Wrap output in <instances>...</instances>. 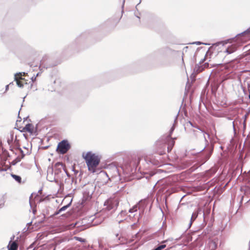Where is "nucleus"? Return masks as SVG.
<instances>
[{"label":"nucleus","instance_id":"nucleus-10","mask_svg":"<svg viewBox=\"0 0 250 250\" xmlns=\"http://www.w3.org/2000/svg\"><path fill=\"white\" fill-rule=\"evenodd\" d=\"M72 201V199H71L70 200L69 202L67 205L63 206L60 209H59V210L58 211H56L54 213V214L55 215L59 214L61 212L64 211L65 210H66L71 205Z\"/></svg>","mask_w":250,"mask_h":250},{"label":"nucleus","instance_id":"nucleus-34","mask_svg":"<svg viewBox=\"0 0 250 250\" xmlns=\"http://www.w3.org/2000/svg\"><path fill=\"white\" fill-rule=\"evenodd\" d=\"M9 85L8 84L6 86H5V91H7L9 89Z\"/></svg>","mask_w":250,"mask_h":250},{"label":"nucleus","instance_id":"nucleus-17","mask_svg":"<svg viewBox=\"0 0 250 250\" xmlns=\"http://www.w3.org/2000/svg\"><path fill=\"white\" fill-rule=\"evenodd\" d=\"M212 148L209 150L207 153L206 154L204 158V162H206L209 159L212 154Z\"/></svg>","mask_w":250,"mask_h":250},{"label":"nucleus","instance_id":"nucleus-29","mask_svg":"<svg viewBox=\"0 0 250 250\" xmlns=\"http://www.w3.org/2000/svg\"><path fill=\"white\" fill-rule=\"evenodd\" d=\"M192 44H197V45H200V44H204L203 43L200 42H193ZM205 44H206L205 43H204Z\"/></svg>","mask_w":250,"mask_h":250},{"label":"nucleus","instance_id":"nucleus-6","mask_svg":"<svg viewBox=\"0 0 250 250\" xmlns=\"http://www.w3.org/2000/svg\"><path fill=\"white\" fill-rule=\"evenodd\" d=\"M15 235H13L7 246L8 250H18V244L16 241H14Z\"/></svg>","mask_w":250,"mask_h":250},{"label":"nucleus","instance_id":"nucleus-12","mask_svg":"<svg viewBox=\"0 0 250 250\" xmlns=\"http://www.w3.org/2000/svg\"><path fill=\"white\" fill-rule=\"evenodd\" d=\"M18 149L20 150L21 155V158L18 160V161H20L21 159L23 158L26 155L29 154L30 153V150H29L28 149H26V151H23L21 148H19Z\"/></svg>","mask_w":250,"mask_h":250},{"label":"nucleus","instance_id":"nucleus-15","mask_svg":"<svg viewBox=\"0 0 250 250\" xmlns=\"http://www.w3.org/2000/svg\"><path fill=\"white\" fill-rule=\"evenodd\" d=\"M11 176L18 183H21V177L20 176L12 174H11Z\"/></svg>","mask_w":250,"mask_h":250},{"label":"nucleus","instance_id":"nucleus-13","mask_svg":"<svg viewBox=\"0 0 250 250\" xmlns=\"http://www.w3.org/2000/svg\"><path fill=\"white\" fill-rule=\"evenodd\" d=\"M198 211H195L194 212H193L192 216L191 217V218H190V223L189 224V227H190L193 221H194L196 219V218L198 216Z\"/></svg>","mask_w":250,"mask_h":250},{"label":"nucleus","instance_id":"nucleus-2","mask_svg":"<svg viewBox=\"0 0 250 250\" xmlns=\"http://www.w3.org/2000/svg\"><path fill=\"white\" fill-rule=\"evenodd\" d=\"M84 159L89 170H93L100 163L99 157L91 152H88L86 154Z\"/></svg>","mask_w":250,"mask_h":250},{"label":"nucleus","instance_id":"nucleus-45","mask_svg":"<svg viewBox=\"0 0 250 250\" xmlns=\"http://www.w3.org/2000/svg\"><path fill=\"white\" fill-rule=\"evenodd\" d=\"M67 199V197H65L64 198V200H66Z\"/></svg>","mask_w":250,"mask_h":250},{"label":"nucleus","instance_id":"nucleus-44","mask_svg":"<svg viewBox=\"0 0 250 250\" xmlns=\"http://www.w3.org/2000/svg\"><path fill=\"white\" fill-rule=\"evenodd\" d=\"M205 149V147L203 148V149L201 151H203Z\"/></svg>","mask_w":250,"mask_h":250},{"label":"nucleus","instance_id":"nucleus-36","mask_svg":"<svg viewBox=\"0 0 250 250\" xmlns=\"http://www.w3.org/2000/svg\"><path fill=\"white\" fill-rule=\"evenodd\" d=\"M159 153L160 155H163V154L165 153V151H160V152H159Z\"/></svg>","mask_w":250,"mask_h":250},{"label":"nucleus","instance_id":"nucleus-42","mask_svg":"<svg viewBox=\"0 0 250 250\" xmlns=\"http://www.w3.org/2000/svg\"><path fill=\"white\" fill-rule=\"evenodd\" d=\"M164 146V148H166V146H166V145H165Z\"/></svg>","mask_w":250,"mask_h":250},{"label":"nucleus","instance_id":"nucleus-11","mask_svg":"<svg viewBox=\"0 0 250 250\" xmlns=\"http://www.w3.org/2000/svg\"><path fill=\"white\" fill-rule=\"evenodd\" d=\"M7 196L6 194H0V208L4 206Z\"/></svg>","mask_w":250,"mask_h":250},{"label":"nucleus","instance_id":"nucleus-30","mask_svg":"<svg viewBox=\"0 0 250 250\" xmlns=\"http://www.w3.org/2000/svg\"><path fill=\"white\" fill-rule=\"evenodd\" d=\"M232 125H233V131L235 133L236 130H235V123H234V122H232Z\"/></svg>","mask_w":250,"mask_h":250},{"label":"nucleus","instance_id":"nucleus-7","mask_svg":"<svg viewBox=\"0 0 250 250\" xmlns=\"http://www.w3.org/2000/svg\"><path fill=\"white\" fill-rule=\"evenodd\" d=\"M217 247V244L214 240H208L207 241L205 250H214Z\"/></svg>","mask_w":250,"mask_h":250},{"label":"nucleus","instance_id":"nucleus-28","mask_svg":"<svg viewBox=\"0 0 250 250\" xmlns=\"http://www.w3.org/2000/svg\"><path fill=\"white\" fill-rule=\"evenodd\" d=\"M174 129V125H173V126L171 128L170 130V132H169V134L168 135V138H170V136H171V135L172 133V132L173 131Z\"/></svg>","mask_w":250,"mask_h":250},{"label":"nucleus","instance_id":"nucleus-39","mask_svg":"<svg viewBox=\"0 0 250 250\" xmlns=\"http://www.w3.org/2000/svg\"><path fill=\"white\" fill-rule=\"evenodd\" d=\"M98 224H96V223H93L92 224V225H97Z\"/></svg>","mask_w":250,"mask_h":250},{"label":"nucleus","instance_id":"nucleus-16","mask_svg":"<svg viewBox=\"0 0 250 250\" xmlns=\"http://www.w3.org/2000/svg\"><path fill=\"white\" fill-rule=\"evenodd\" d=\"M24 128L28 132L31 133L33 131V125L30 124H27Z\"/></svg>","mask_w":250,"mask_h":250},{"label":"nucleus","instance_id":"nucleus-27","mask_svg":"<svg viewBox=\"0 0 250 250\" xmlns=\"http://www.w3.org/2000/svg\"><path fill=\"white\" fill-rule=\"evenodd\" d=\"M137 211V207L135 206L133 208H130L129 210V212L130 213H133L134 212Z\"/></svg>","mask_w":250,"mask_h":250},{"label":"nucleus","instance_id":"nucleus-20","mask_svg":"<svg viewBox=\"0 0 250 250\" xmlns=\"http://www.w3.org/2000/svg\"><path fill=\"white\" fill-rule=\"evenodd\" d=\"M174 145V141L173 140L170 141L169 144L167 146V151L169 152L172 150V147Z\"/></svg>","mask_w":250,"mask_h":250},{"label":"nucleus","instance_id":"nucleus-46","mask_svg":"<svg viewBox=\"0 0 250 250\" xmlns=\"http://www.w3.org/2000/svg\"><path fill=\"white\" fill-rule=\"evenodd\" d=\"M190 125H192V123H191V122H190Z\"/></svg>","mask_w":250,"mask_h":250},{"label":"nucleus","instance_id":"nucleus-43","mask_svg":"<svg viewBox=\"0 0 250 250\" xmlns=\"http://www.w3.org/2000/svg\"><path fill=\"white\" fill-rule=\"evenodd\" d=\"M73 45H74V44H71V47H72V46H73Z\"/></svg>","mask_w":250,"mask_h":250},{"label":"nucleus","instance_id":"nucleus-32","mask_svg":"<svg viewBox=\"0 0 250 250\" xmlns=\"http://www.w3.org/2000/svg\"><path fill=\"white\" fill-rule=\"evenodd\" d=\"M125 213H126V211H123V210H122V211L121 212L120 214H121V215H124V214H125Z\"/></svg>","mask_w":250,"mask_h":250},{"label":"nucleus","instance_id":"nucleus-25","mask_svg":"<svg viewBox=\"0 0 250 250\" xmlns=\"http://www.w3.org/2000/svg\"><path fill=\"white\" fill-rule=\"evenodd\" d=\"M73 239L82 243H84L86 241L84 239L78 236H74Z\"/></svg>","mask_w":250,"mask_h":250},{"label":"nucleus","instance_id":"nucleus-35","mask_svg":"<svg viewBox=\"0 0 250 250\" xmlns=\"http://www.w3.org/2000/svg\"><path fill=\"white\" fill-rule=\"evenodd\" d=\"M36 80V77H32L31 78L32 82H33L34 81Z\"/></svg>","mask_w":250,"mask_h":250},{"label":"nucleus","instance_id":"nucleus-23","mask_svg":"<svg viewBox=\"0 0 250 250\" xmlns=\"http://www.w3.org/2000/svg\"><path fill=\"white\" fill-rule=\"evenodd\" d=\"M228 48L229 49V53H230L231 54L235 52L237 49L236 46L234 45H231Z\"/></svg>","mask_w":250,"mask_h":250},{"label":"nucleus","instance_id":"nucleus-3","mask_svg":"<svg viewBox=\"0 0 250 250\" xmlns=\"http://www.w3.org/2000/svg\"><path fill=\"white\" fill-rule=\"evenodd\" d=\"M70 145L67 140H62L58 145L57 150L61 154H63L70 149Z\"/></svg>","mask_w":250,"mask_h":250},{"label":"nucleus","instance_id":"nucleus-31","mask_svg":"<svg viewBox=\"0 0 250 250\" xmlns=\"http://www.w3.org/2000/svg\"><path fill=\"white\" fill-rule=\"evenodd\" d=\"M229 48L228 47V48L226 49V51H225V52L227 53H228V54H230L231 53H229Z\"/></svg>","mask_w":250,"mask_h":250},{"label":"nucleus","instance_id":"nucleus-5","mask_svg":"<svg viewBox=\"0 0 250 250\" xmlns=\"http://www.w3.org/2000/svg\"><path fill=\"white\" fill-rule=\"evenodd\" d=\"M172 51V50L171 49L167 46H166L165 47L159 49L156 51L154 53L156 55H158L162 57H166L167 56L168 54Z\"/></svg>","mask_w":250,"mask_h":250},{"label":"nucleus","instance_id":"nucleus-9","mask_svg":"<svg viewBox=\"0 0 250 250\" xmlns=\"http://www.w3.org/2000/svg\"><path fill=\"white\" fill-rule=\"evenodd\" d=\"M196 128L198 129V130H193L194 134L196 136H200V135L203 136V137H204V138L205 139V141L206 142H208L207 140V139L206 138L205 135L206 134L208 135V137H209V134L206 133L204 130L201 129L200 128H199L198 127H197Z\"/></svg>","mask_w":250,"mask_h":250},{"label":"nucleus","instance_id":"nucleus-4","mask_svg":"<svg viewBox=\"0 0 250 250\" xmlns=\"http://www.w3.org/2000/svg\"><path fill=\"white\" fill-rule=\"evenodd\" d=\"M119 203L118 198L109 199L104 202V205L108 210H110L117 207Z\"/></svg>","mask_w":250,"mask_h":250},{"label":"nucleus","instance_id":"nucleus-24","mask_svg":"<svg viewBox=\"0 0 250 250\" xmlns=\"http://www.w3.org/2000/svg\"><path fill=\"white\" fill-rule=\"evenodd\" d=\"M111 167H112V169H113V170L114 171V172H115V175H118L119 174V169L118 168V167L115 166V165H112L111 166Z\"/></svg>","mask_w":250,"mask_h":250},{"label":"nucleus","instance_id":"nucleus-38","mask_svg":"<svg viewBox=\"0 0 250 250\" xmlns=\"http://www.w3.org/2000/svg\"><path fill=\"white\" fill-rule=\"evenodd\" d=\"M125 2V0H123V6H122L123 7L124 6Z\"/></svg>","mask_w":250,"mask_h":250},{"label":"nucleus","instance_id":"nucleus-37","mask_svg":"<svg viewBox=\"0 0 250 250\" xmlns=\"http://www.w3.org/2000/svg\"><path fill=\"white\" fill-rule=\"evenodd\" d=\"M13 82H11V83H10L9 84V86H10L11 85H13Z\"/></svg>","mask_w":250,"mask_h":250},{"label":"nucleus","instance_id":"nucleus-47","mask_svg":"<svg viewBox=\"0 0 250 250\" xmlns=\"http://www.w3.org/2000/svg\"><path fill=\"white\" fill-rule=\"evenodd\" d=\"M141 2V0H140V3Z\"/></svg>","mask_w":250,"mask_h":250},{"label":"nucleus","instance_id":"nucleus-18","mask_svg":"<svg viewBox=\"0 0 250 250\" xmlns=\"http://www.w3.org/2000/svg\"><path fill=\"white\" fill-rule=\"evenodd\" d=\"M250 33V27L249 28H248V29H247L246 31H245L242 33H240L239 34H238L237 35H236L235 36V37L236 38L240 36H244L245 35H249Z\"/></svg>","mask_w":250,"mask_h":250},{"label":"nucleus","instance_id":"nucleus-48","mask_svg":"<svg viewBox=\"0 0 250 250\" xmlns=\"http://www.w3.org/2000/svg\"><path fill=\"white\" fill-rule=\"evenodd\" d=\"M249 250H250V249Z\"/></svg>","mask_w":250,"mask_h":250},{"label":"nucleus","instance_id":"nucleus-1","mask_svg":"<svg viewBox=\"0 0 250 250\" xmlns=\"http://www.w3.org/2000/svg\"><path fill=\"white\" fill-rule=\"evenodd\" d=\"M66 177H68V173L62 163L57 162L54 166L48 167L46 178L49 182H55L63 187V179Z\"/></svg>","mask_w":250,"mask_h":250},{"label":"nucleus","instance_id":"nucleus-8","mask_svg":"<svg viewBox=\"0 0 250 250\" xmlns=\"http://www.w3.org/2000/svg\"><path fill=\"white\" fill-rule=\"evenodd\" d=\"M20 75H21V73H17L15 74L14 76V80L16 82L18 86L21 88L23 87L24 84L21 80H24V79L21 77H18V76Z\"/></svg>","mask_w":250,"mask_h":250},{"label":"nucleus","instance_id":"nucleus-40","mask_svg":"<svg viewBox=\"0 0 250 250\" xmlns=\"http://www.w3.org/2000/svg\"><path fill=\"white\" fill-rule=\"evenodd\" d=\"M24 148L25 149V151H26V149H28L27 148L25 147H24Z\"/></svg>","mask_w":250,"mask_h":250},{"label":"nucleus","instance_id":"nucleus-41","mask_svg":"<svg viewBox=\"0 0 250 250\" xmlns=\"http://www.w3.org/2000/svg\"><path fill=\"white\" fill-rule=\"evenodd\" d=\"M249 99H250V93H249Z\"/></svg>","mask_w":250,"mask_h":250},{"label":"nucleus","instance_id":"nucleus-21","mask_svg":"<svg viewBox=\"0 0 250 250\" xmlns=\"http://www.w3.org/2000/svg\"><path fill=\"white\" fill-rule=\"evenodd\" d=\"M70 183V184L71 185L72 182H73V180L72 179H70V175L68 173V177H66L65 178H64V179H63V185L64 184H66L67 183Z\"/></svg>","mask_w":250,"mask_h":250},{"label":"nucleus","instance_id":"nucleus-14","mask_svg":"<svg viewBox=\"0 0 250 250\" xmlns=\"http://www.w3.org/2000/svg\"><path fill=\"white\" fill-rule=\"evenodd\" d=\"M141 160V158L139 157H135L133 158V160L131 162V164H132L134 165V167H135L136 168L138 167V165L139 163H140V161Z\"/></svg>","mask_w":250,"mask_h":250},{"label":"nucleus","instance_id":"nucleus-22","mask_svg":"<svg viewBox=\"0 0 250 250\" xmlns=\"http://www.w3.org/2000/svg\"><path fill=\"white\" fill-rule=\"evenodd\" d=\"M149 161L154 165L158 166L160 165L159 162L158 160H155L153 158H150Z\"/></svg>","mask_w":250,"mask_h":250},{"label":"nucleus","instance_id":"nucleus-33","mask_svg":"<svg viewBox=\"0 0 250 250\" xmlns=\"http://www.w3.org/2000/svg\"><path fill=\"white\" fill-rule=\"evenodd\" d=\"M21 75L18 76V77H22V76H24L26 73L25 72H21Z\"/></svg>","mask_w":250,"mask_h":250},{"label":"nucleus","instance_id":"nucleus-19","mask_svg":"<svg viewBox=\"0 0 250 250\" xmlns=\"http://www.w3.org/2000/svg\"><path fill=\"white\" fill-rule=\"evenodd\" d=\"M250 33V27L249 28H248V29H247L246 31H245L242 33H240L239 34H238L237 35H236L235 36V37L236 38L240 36H244L245 35H249Z\"/></svg>","mask_w":250,"mask_h":250},{"label":"nucleus","instance_id":"nucleus-26","mask_svg":"<svg viewBox=\"0 0 250 250\" xmlns=\"http://www.w3.org/2000/svg\"><path fill=\"white\" fill-rule=\"evenodd\" d=\"M13 139H14V135L11 134L10 138H9L7 140V142H8L9 145H10L12 144Z\"/></svg>","mask_w":250,"mask_h":250}]
</instances>
